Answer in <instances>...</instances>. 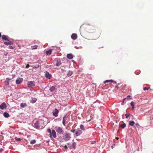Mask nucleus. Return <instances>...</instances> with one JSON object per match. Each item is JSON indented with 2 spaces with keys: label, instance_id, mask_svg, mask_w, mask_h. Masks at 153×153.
<instances>
[{
  "label": "nucleus",
  "instance_id": "obj_1",
  "mask_svg": "<svg viewBox=\"0 0 153 153\" xmlns=\"http://www.w3.org/2000/svg\"><path fill=\"white\" fill-rule=\"evenodd\" d=\"M63 137L65 141L68 140L71 138L70 134L66 133H65L64 134Z\"/></svg>",
  "mask_w": 153,
  "mask_h": 153
},
{
  "label": "nucleus",
  "instance_id": "obj_2",
  "mask_svg": "<svg viewBox=\"0 0 153 153\" xmlns=\"http://www.w3.org/2000/svg\"><path fill=\"white\" fill-rule=\"evenodd\" d=\"M35 85V83L34 82L30 81L27 83V85L28 87H32L34 86Z\"/></svg>",
  "mask_w": 153,
  "mask_h": 153
},
{
  "label": "nucleus",
  "instance_id": "obj_3",
  "mask_svg": "<svg viewBox=\"0 0 153 153\" xmlns=\"http://www.w3.org/2000/svg\"><path fill=\"white\" fill-rule=\"evenodd\" d=\"M58 111L56 108H55L53 111V115L56 117L58 116Z\"/></svg>",
  "mask_w": 153,
  "mask_h": 153
},
{
  "label": "nucleus",
  "instance_id": "obj_4",
  "mask_svg": "<svg viewBox=\"0 0 153 153\" xmlns=\"http://www.w3.org/2000/svg\"><path fill=\"white\" fill-rule=\"evenodd\" d=\"M56 132L59 133V134H61L63 132V130L62 128L60 127H58L56 129Z\"/></svg>",
  "mask_w": 153,
  "mask_h": 153
},
{
  "label": "nucleus",
  "instance_id": "obj_5",
  "mask_svg": "<svg viewBox=\"0 0 153 153\" xmlns=\"http://www.w3.org/2000/svg\"><path fill=\"white\" fill-rule=\"evenodd\" d=\"M51 136L52 135L54 138H56V133L55 131L54 130H52L50 134Z\"/></svg>",
  "mask_w": 153,
  "mask_h": 153
},
{
  "label": "nucleus",
  "instance_id": "obj_6",
  "mask_svg": "<svg viewBox=\"0 0 153 153\" xmlns=\"http://www.w3.org/2000/svg\"><path fill=\"white\" fill-rule=\"evenodd\" d=\"M23 80V78H19L16 80V83L17 84H20L22 82Z\"/></svg>",
  "mask_w": 153,
  "mask_h": 153
},
{
  "label": "nucleus",
  "instance_id": "obj_7",
  "mask_svg": "<svg viewBox=\"0 0 153 153\" xmlns=\"http://www.w3.org/2000/svg\"><path fill=\"white\" fill-rule=\"evenodd\" d=\"M6 108V105L5 103H2L0 106V108L2 109H5Z\"/></svg>",
  "mask_w": 153,
  "mask_h": 153
},
{
  "label": "nucleus",
  "instance_id": "obj_8",
  "mask_svg": "<svg viewBox=\"0 0 153 153\" xmlns=\"http://www.w3.org/2000/svg\"><path fill=\"white\" fill-rule=\"evenodd\" d=\"M45 76L47 78L50 79L51 78V75L48 72L46 71L45 74Z\"/></svg>",
  "mask_w": 153,
  "mask_h": 153
},
{
  "label": "nucleus",
  "instance_id": "obj_9",
  "mask_svg": "<svg viewBox=\"0 0 153 153\" xmlns=\"http://www.w3.org/2000/svg\"><path fill=\"white\" fill-rule=\"evenodd\" d=\"M71 38L73 40H75L76 38V34H72L71 36Z\"/></svg>",
  "mask_w": 153,
  "mask_h": 153
},
{
  "label": "nucleus",
  "instance_id": "obj_10",
  "mask_svg": "<svg viewBox=\"0 0 153 153\" xmlns=\"http://www.w3.org/2000/svg\"><path fill=\"white\" fill-rule=\"evenodd\" d=\"M20 106L22 108H24L27 106V105L26 103H22L21 104Z\"/></svg>",
  "mask_w": 153,
  "mask_h": 153
},
{
  "label": "nucleus",
  "instance_id": "obj_11",
  "mask_svg": "<svg viewBox=\"0 0 153 153\" xmlns=\"http://www.w3.org/2000/svg\"><path fill=\"white\" fill-rule=\"evenodd\" d=\"M34 125H35V127L37 128H39L40 127V126L39 125V123L38 122H36L34 124Z\"/></svg>",
  "mask_w": 153,
  "mask_h": 153
},
{
  "label": "nucleus",
  "instance_id": "obj_12",
  "mask_svg": "<svg viewBox=\"0 0 153 153\" xmlns=\"http://www.w3.org/2000/svg\"><path fill=\"white\" fill-rule=\"evenodd\" d=\"M52 51V50H49L48 51H46V53L47 55H50L51 54Z\"/></svg>",
  "mask_w": 153,
  "mask_h": 153
},
{
  "label": "nucleus",
  "instance_id": "obj_13",
  "mask_svg": "<svg viewBox=\"0 0 153 153\" xmlns=\"http://www.w3.org/2000/svg\"><path fill=\"white\" fill-rule=\"evenodd\" d=\"M2 39L4 40L9 41L7 39V36L5 35H2Z\"/></svg>",
  "mask_w": 153,
  "mask_h": 153
},
{
  "label": "nucleus",
  "instance_id": "obj_14",
  "mask_svg": "<svg viewBox=\"0 0 153 153\" xmlns=\"http://www.w3.org/2000/svg\"><path fill=\"white\" fill-rule=\"evenodd\" d=\"M67 56L68 58L70 59H72L73 57L72 55L70 54H68Z\"/></svg>",
  "mask_w": 153,
  "mask_h": 153
},
{
  "label": "nucleus",
  "instance_id": "obj_15",
  "mask_svg": "<svg viewBox=\"0 0 153 153\" xmlns=\"http://www.w3.org/2000/svg\"><path fill=\"white\" fill-rule=\"evenodd\" d=\"M4 116L6 118L8 117H9V114L7 112H4L3 114Z\"/></svg>",
  "mask_w": 153,
  "mask_h": 153
},
{
  "label": "nucleus",
  "instance_id": "obj_16",
  "mask_svg": "<svg viewBox=\"0 0 153 153\" xmlns=\"http://www.w3.org/2000/svg\"><path fill=\"white\" fill-rule=\"evenodd\" d=\"M129 123L130 125L131 126H133L135 124V122L133 121H129Z\"/></svg>",
  "mask_w": 153,
  "mask_h": 153
},
{
  "label": "nucleus",
  "instance_id": "obj_17",
  "mask_svg": "<svg viewBox=\"0 0 153 153\" xmlns=\"http://www.w3.org/2000/svg\"><path fill=\"white\" fill-rule=\"evenodd\" d=\"M66 116H65L63 118V119L62 123H63V125L64 126H65V121H66L65 118H66Z\"/></svg>",
  "mask_w": 153,
  "mask_h": 153
},
{
  "label": "nucleus",
  "instance_id": "obj_18",
  "mask_svg": "<svg viewBox=\"0 0 153 153\" xmlns=\"http://www.w3.org/2000/svg\"><path fill=\"white\" fill-rule=\"evenodd\" d=\"M131 105L132 106V109L134 110V104L133 102L132 101L131 102Z\"/></svg>",
  "mask_w": 153,
  "mask_h": 153
},
{
  "label": "nucleus",
  "instance_id": "obj_19",
  "mask_svg": "<svg viewBox=\"0 0 153 153\" xmlns=\"http://www.w3.org/2000/svg\"><path fill=\"white\" fill-rule=\"evenodd\" d=\"M130 97L131 96L130 95H128L127 96V98H124L123 100V103L124 102V101L126 99H127L128 100H129L130 99H131Z\"/></svg>",
  "mask_w": 153,
  "mask_h": 153
},
{
  "label": "nucleus",
  "instance_id": "obj_20",
  "mask_svg": "<svg viewBox=\"0 0 153 153\" xmlns=\"http://www.w3.org/2000/svg\"><path fill=\"white\" fill-rule=\"evenodd\" d=\"M61 63L59 61H57L56 63V65L57 66H59L60 65Z\"/></svg>",
  "mask_w": 153,
  "mask_h": 153
},
{
  "label": "nucleus",
  "instance_id": "obj_21",
  "mask_svg": "<svg viewBox=\"0 0 153 153\" xmlns=\"http://www.w3.org/2000/svg\"><path fill=\"white\" fill-rule=\"evenodd\" d=\"M82 132L81 131L79 130H77V136L80 135Z\"/></svg>",
  "mask_w": 153,
  "mask_h": 153
},
{
  "label": "nucleus",
  "instance_id": "obj_22",
  "mask_svg": "<svg viewBox=\"0 0 153 153\" xmlns=\"http://www.w3.org/2000/svg\"><path fill=\"white\" fill-rule=\"evenodd\" d=\"M4 44L6 45H11L12 44V43L11 42H4Z\"/></svg>",
  "mask_w": 153,
  "mask_h": 153
},
{
  "label": "nucleus",
  "instance_id": "obj_23",
  "mask_svg": "<svg viewBox=\"0 0 153 153\" xmlns=\"http://www.w3.org/2000/svg\"><path fill=\"white\" fill-rule=\"evenodd\" d=\"M55 88L54 87L52 86L50 88V90L51 92L54 91L55 90Z\"/></svg>",
  "mask_w": 153,
  "mask_h": 153
},
{
  "label": "nucleus",
  "instance_id": "obj_24",
  "mask_svg": "<svg viewBox=\"0 0 153 153\" xmlns=\"http://www.w3.org/2000/svg\"><path fill=\"white\" fill-rule=\"evenodd\" d=\"M31 47L32 49H35L37 48L38 45H36L34 46H32Z\"/></svg>",
  "mask_w": 153,
  "mask_h": 153
},
{
  "label": "nucleus",
  "instance_id": "obj_25",
  "mask_svg": "<svg viewBox=\"0 0 153 153\" xmlns=\"http://www.w3.org/2000/svg\"><path fill=\"white\" fill-rule=\"evenodd\" d=\"M72 74V71H69L67 74V75L68 76H71Z\"/></svg>",
  "mask_w": 153,
  "mask_h": 153
},
{
  "label": "nucleus",
  "instance_id": "obj_26",
  "mask_svg": "<svg viewBox=\"0 0 153 153\" xmlns=\"http://www.w3.org/2000/svg\"><path fill=\"white\" fill-rule=\"evenodd\" d=\"M80 128L82 130H85V129L84 128V126L83 125H80Z\"/></svg>",
  "mask_w": 153,
  "mask_h": 153
},
{
  "label": "nucleus",
  "instance_id": "obj_27",
  "mask_svg": "<svg viewBox=\"0 0 153 153\" xmlns=\"http://www.w3.org/2000/svg\"><path fill=\"white\" fill-rule=\"evenodd\" d=\"M120 127L123 128H124L126 126V124L125 123L122 124L120 125Z\"/></svg>",
  "mask_w": 153,
  "mask_h": 153
},
{
  "label": "nucleus",
  "instance_id": "obj_28",
  "mask_svg": "<svg viewBox=\"0 0 153 153\" xmlns=\"http://www.w3.org/2000/svg\"><path fill=\"white\" fill-rule=\"evenodd\" d=\"M36 141L35 140H31L30 142V143L31 144H33L35 143Z\"/></svg>",
  "mask_w": 153,
  "mask_h": 153
},
{
  "label": "nucleus",
  "instance_id": "obj_29",
  "mask_svg": "<svg viewBox=\"0 0 153 153\" xmlns=\"http://www.w3.org/2000/svg\"><path fill=\"white\" fill-rule=\"evenodd\" d=\"M15 139L17 141H20L21 140V138H18L17 137H15Z\"/></svg>",
  "mask_w": 153,
  "mask_h": 153
},
{
  "label": "nucleus",
  "instance_id": "obj_30",
  "mask_svg": "<svg viewBox=\"0 0 153 153\" xmlns=\"http://www.w3.org/2000/svg\"><path fill=\"white\" fill-rule=\"evenodd\" d=\"M36 100H37L36 99L34 98L32 100V102L33 103L35 102L36 101Z\"/></svg>",
  "mask_w": 153,
  "mask_h": 153
},
{
  "label": "nucleus",
  "instance_id": "obj_31",
  "mask_svg": "<svg viewBox=\"0 0 153 153\" xmlns=\"http://www.w3.org/2000/svg\"><path fill=\"white\" fill-rule=\"evenodd\" d=\"M139 126H140V125H139V124L138 123H136L135 126V127H137V128H139Z\"/></svg>",
  "mask_w": 153,
  "mask_h": 153
},
{
  "label": "nucleus",
  "instance_id": "obj_32",
  "mask_svg": "<svg viewBox=\"0 0 153 153\" xmlns=\"http://www.w3.org/2000/svg\"><path fill=\"white\" fill-rule=\"evenodd\" d=\"M9 79H8V78L6 80V84L7 85L9 84Z\"/></svg>",
  "mask_w": 153,
  "mask_h": 153
},
{
  "label": "nucleus",
  "instance_id": "obj_33",
  "mask_svg": "<svg viewBox=\"0 0 153 153\" xmlns=\"http://www.w3.org/2000/svg\"><path fill=\"white\" fill-rule=\"evenodd\" d=\"M130 114H125V116H126V118H128V117L129 116Z\"/></svg>",
  "mask_w": 153,
  "mask_h": 153
},
{
  "label": "nucleus",
  "instance_id": "obj_34",
  "mask_svg": "<svg viewBox=\"0 0 153 153\" xmlns=\"http://www.w3.org/2000/svg\"><path fill=\"white\" fill-rule=\"evenodd\" d=\"M149 88H150L145 87L143 88V90L146 91L148 90Z\"/></svg>",
  "mask_w": 153,
  "mask_h": 153
},
{
  "label": "nucleus",
  "instance_id": "obj_35",
  "mask_svg": "<svg viewBox=\"0 0 153 153\" xmlns=\"http://www.w3.org/2000/svg\"><path fill=\"white\" fill-rule=\"evenodd\" d=\"M48 131L51 134V129L50 128H48L47 129Z\"/></svg>",
  "mask_w": 153,
  "mask_h": 153
},
{
  "label": "nucleus",
  "instance_id": "obj_36",
  "mask_svg": "<svg viewBox=\"0 0 153 153\" xmlns=\"http://www.w3.org/2000/svg\"><path fill=\"white\" fill-rule=\"evenodd\" d=\"M110 80H107L105 81L104 83H107L108 82H110Z\"/></svg>",
  "mask_w": 153,
  "mask_h": 153
},
{
  "label": "nucleus",
  "instance_id": "obj_37",
  "mask_svg": "<svg viewBox=\"0 0 153 153\" xmlns=\"http://www.w3.org/2000/svg\"><path fill=\"white\" fill-rule=\"evenodd\" d=\"M29 67H30V65H29V64H27V65H26V68H29Z\"/></svg>",
  "mask_w": 153,
  "mask_h": 153
},
{
  "label": "nucleus",
  "instance_id": "obj_38",
  "mask_svg": "<svg viewBox=\"0 0 153 153\" xmlns=\"http://www.w3.org/2000/svg\"><path fill=\"white\" fill-rule=\"evenodd\" d=\"M96 143V141H92V142H91V143H92V144H94V143Z\"/></svg>",
  "mask_w": 153,
  "mask_h": 153
},
{
  "label": "nucleus",
  "instance_id": "obj_39",
  "mask_svg": "<svg viewBox=\"0 0 153 153\" xmlns=\"http://www.w3.org/2000/svg\"><path fill=\"white\" fill-rule=\"evenodd\" d=\"M116 89L117 90L119 88V87L117 85L116 86Z\"/></svg>",
  "mask_w": 153,
  "mask_h": 153
},
{
  "label": "nucleus",
  "instance_id": "obj_40",
  "mask_svg": "<svg viewBox=\"0 0 153 153\" xmlns=\"http://www.w3.org/2000/svg\"><path fill=\"white\" fill-rule=\"evenodd\" d=\"M71 131L73 133H74L75 131V130L74 129H73V130H71Z\"/></svg>",
  "mask_w": 153,
  "mask_h": 153
},
{
  "label": "nucleus",
  "instance_id": "obj_41",
  "mask_svg": "<svg viewBox=\"0 0 153 153\" xmlns=\"http://www.w3.org/2000/svg\"><path fill=\"white\" fill-rule=\"evenodd\" d=\"M3 150V149H0V152H1Z\"/></svg>",
  "mask_w": 153,
  "mask_h": 153
},
{
  "label": "nucleus",
  "instance_id": "obj_42",
  "mask_svg": "<svg viewBox=\"0 0 153 153\" xmlns=\"http://www.w3.org/2000/svg\"><path fill=\"white\" fill-rule=\"evenodd\" d=\"M110 82H113V80H111H111H110Z\"/></svg>",
  "mask_w": 153,
  "mask_h": 153
},
{
  "label": "nucleus",
  "instance_id": "obj_43",
  "mask_svg": "<svg viewBox=\"0 0 153 153\" xmlns=\"http://www.w3.org/2000/svg\"><path fill=\"white\" fill-rule=\"evenodd\" d=\"M10 48L11 49H13V47L12 46H10Z\"/></svg>",
  "mask_w": 153,
  "mask_h": 153
},
{
  "label": "nucleus",
  "instance_id": "obj_44",
  "mask_svg": "<svg viewBox=\"0 0 153 153\" xmlns=\"http://www.w3.org/2000/svg\"><path fill=\"white\" fill-rule=\"evenodd\" d=\"M65 148H67V146H65Z\"/></svg>",
  "mask_w": 153,
  "mask_h": 153
},
{
  "label": "nucleus",
  "instance_id": "obj_45",
  "mask_svg": "<svg viewBox=\"0 0 153 153\" xmlns=\"http://www.w3.org/2000/svg\"><path fill=\"white\" fill-rule=\"evenodd\" d=\"M126 86V85H124V86Z\"/></svg>",
  "mask_w": 153,
  "mask_h": 153
},
{
  "label": "nucleus",
  "instance_id": "obj_46",
  "mask_svg": "<svg viewBox=\"0 0 153 153\" xmlns=\"http://www.w3.org/2000/svg\"><path fill=\"white\" fill-rule=\"evenodd\" d=\"M118 85H120V83H118Z\"/></svg>",
  "mask_w": 153,
  "mask_h": 153
},
{
  "label": "nucleus",
  "instance_id": "obj_47",
  "mask_svg": "<svg viewBox=\"0 0 153 153\" xmlns=\"http://www.w3.org/2000/svg\"><path fill=\"white\" fill-rule=\"evenodd\" d=\"M75 134H76V132L75 133Z\"/></svg>",
  "mask_w": 153,
  "mask_h": 153
},
{
  "label": "nucleus",
  "instance_id": "obj_48",
  "mask_svg": "<svg viewBox=\"0 0 153 153\" xmlns=\"http://www.w3.org/2000/svg\"><path fill=\"white\" fill-rule=\"evenodd\" d=\"M114 82L116 83V82Z\"/></svg>",
  "mask_w": 153,
  "mask_h": 153
}]
</instances>
